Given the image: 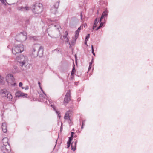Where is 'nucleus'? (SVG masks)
<instances>
[{
	"label": "nucleus",
	"instance_id": "nucleus-7",
	"mask_svg": "<svg viewBox=\"0 0 153 153\" xmlns=\"http://www.w3.org/2000/svg\"><path fill=\"white\" fill-rule=\"evenodd\" d=\"M36 47L38 49L39 52L38 55L40 56H42L43 54V49L42 47L39 45H38L36 46Z\"/></svg>",
	"mask_w": 153,
	"mask_h": 153
},
{
	"label": "nucleus",
	"instance_id": "nucleus-24",
	"mask_svg": "<svg viewBox=\"0 0 153 153\" xmlns=\"http://www.w3.org/2000/svg\"><path fill=\"white\" fill-rule=\"evenodd\" d=\"M71 149L74 151L76 149V146L75 145L73 147L72 144H71Z\"/></svg>",
	"mask_w": 153,
	"mask_h": 153
},
{
	"label": "nucleus",
	"instance_id": "nucleus-35",
	"mask_svg": "<svg viewBox=\"0 0 153 153\" xmlns=\"http://www.w3.org/2000/svg\"><path fill=\"white\" fill-rule=\"evenodd\" d=\"M75 145H76V142H75Z\"/></svg>",
	"mask_w": 153,
	"mask_h": 153
},
{
	"label": "nucleus",
	"instance_id": "nucleus-5",
	"mask_svg": "<svg viewBox=\"0 0 153 153\" xmlns=\"http://www.w3.org/2000/svg\"><path fill=\"white\" fill-rule=\"evenodd\" d=\"M16 97H26L27 95V94L24 93L19 91H17L15 94Z\"/></svg>",
	"mask_w": 153,
	"mask_h": 153
},
{
	"label": "nucleus",
	"instance_id": "nucleus-28",
	"mask_svg": "<svg viewBox=\"0 0 153 153\" xmlns=\"http://www.w3.org/2000/svg\"><path fill=\"white\" fill-rule=\"evenodd\" d=\"M81 30L80 27L78 29V30H78V31H79V32L80 30Z\"/></svg>",
	"mask_w": 153,
	"mask_h": 153
},
{
	"label": "nucleus",
	"instance_id": "nucleus-12",
	"mask_svg": "<svg viewBox=\"0 0 153 153\" xmlns=\"http://www.w3.org/2000/svg\"><path fill=\"white\" fill-rule=\"evenodd\" d=\"M2 128L4 133H5L7 131V126L6 123H3L2 125Z\"/></svg>",
	"mask_w": 153,
	"mask_h": 153
},
{
	"label": "nucleus",
	"instance_id": "nucleus-23",
	"mask_svg": "<svg viewBox=\"0 0 153 153\" xmlns=\"http://www.w3.org/2000/svg\"><path fill=\"white\" fill-rule=\"evenodd\" d=\"M1 1L4 5L6 4V0H1Z\"/></svg>",
	"mask_w": 153,
	"mask_h": 153
},
{
	"label": "nucleus",
	"instance_id": "nucleus-19",
	"mask_svg": "<svg viewBox=\"0 0 153 153\" xmlns=\"http://www.w3.org/2000/svg\"><path fill=\"white\" fill-rule=\"evenodd\" d=\"M89 37H90V35L89 34H88L85 38V41L87 42L88 39L89 38Z\"/></svg>",
	"mask_w": 153,
	"mask_h": 153
},
{
	"label": "nucleus",
	"instance_id": "nucleus-14",
	"mask_svg": "<svg viewBox=\"0 0 153 153\" xmlns=\"http://www.w3.org/2000/svg\"><path fill=\"white\" fill-rule=\"evenodd\" d=\"M99 23V20L97 18H96L94 21V23L93 26V29H94L96 28L98 25Z\"/></svg>",
	"mask_w": 153,
	"mask_h": 153
},
{
	"label": "nucleus",
	"instance_id": "nucleus-17",
	"mask_svg": "<svg viewBox=\"0 0 153 153\" xmlns=\"http://www.w3.org/2000/svg\"><path fill=\"white\" fill-rule=\"evenodd\" d=\"M105 15L104 13H103V14H102L101 18L100 19V22L102 21L103 20V19H104V20H105Z\"/></svg>",
	"mask_w": 153,
	"mask_h": 153
},
{
	"label": "nucleus",
	"instance_id": "nucleus-34",
	"mask_svg": "<svg viewBox=\"0 0 153 153\" xmlns=\"http://www.w3.org/2000/svg\"><path fill=\"white\" fill-rule=\"evenodd\" d=\"M107 13V11L106 10V14H105L106 16V15H107V14H106Z\"/></svg>",
	"mask_w": 153,
	"mask_h": 153
},
{
	"label": "nucleus",
	"instance_id": "nucleus-33",
	"mask_svg": "<svg viewBox=\"0 0 153 153\" xmlns=\"http://www.w3.org/2000/svg\"><path fill=\"white\" fill-rule=\"evenodd\" d=\"M93 52H94V49L93 50H92V53H93Z\"/></svg>",
	"mask_w": 153,
	"mask_h": 153
},
{
	"label": "nucleus",
	"instance_id": "nucleus-3",
	"mask_svg": "<svg viewBox=\"0 0 153 153\" xmlns=\"http://www.w3.org/2000/svg\"><path fill=\"white\" fill-rule=\"evenodd\" d=\"M7 82L9 85L12 86H15L16 85L15 80L13 76L10 74H8L6 76Z\"/></svg>",
	"mask_w": 153,
	"mask_h": 153
},
{
	"label": "nucleus",
	"instance_id": "nucleus-29",
	"mask_svg": "<svg viewBox=\"0 0 153 153\" xmlns=\"http://www.w3.org/2000/svg\"><path fill=\"white\" fill-rule=\"evenodd\" d=\"M87 41H85V44L87 46H88V45L87 44Z\"/></svg>",
	"mask_w": 153,
	"mask_h": 153
},
{
	"label": "nucleus",
	"instance_id": "nucleus-10",
	"mask_svg": "<svg viewBox=\"0 0 153 153\" xmlns=\"http://www.w3.org/2000/svg\"><path fill=\"white\" fill-rule=\"evenodd\" d=\"M9 101H11L12 100L13 98V96L10 93L8 92L6 95V96L5 97Z\"/></svg>",
	"mask_w": 153,
	"mask_h": 153
},
{
	"label": "nucleus",
	"instance_id": "nucleus-6",
	"mask_svg": "<svg viewBox=\"0 0 153 153\" xmlns=\"http://www.w3.org/2000/svg\"><path fill=\"white\" fill-rule=\"evenodd\" d=\"M70 100V93L69 92H67L66 93L64 99V103H68Z\"/></svg>",
	"mask_w": 153,
	"mask_h": 153
},
{
	"label": "nucleus",
	"instance_id": "nucleus-1",
	"mask_svg": "<svg viewBox=\"0 0 153 153\" xmlns=\"http://www.w3.org/2000/svg\"><path fill=\"white\" fill-rule=\"evenodd\" d=\"M27 39V34L26 33H21L17 35L15 37V40L18 42H23Z\"/></svg>",
	"mask_w": 153,
	"mask_h": 153
},
{
	"label": "nucleus",
	"instance_id": "nucleus-9",
	"mask_svg": "<svg viewBox=\"0 0 153 153\" xmlns=\"http://www.w3.org/2000/svg\"><path fill=\"white\" fill-rule=\"evenodd\" d=\"M8 92L4 90H0V95L3 97L6 96V95Z\"/></svg>",
	"mask_w": 153,
	"mask_h": 153
},
{
	"label": "nucleus",
	"instance_id": "nucleus-8",
	"mask_svg": "<svg viewBox=\"0 0 153 153\" xmlns=\"http://www.w3.org/2000/svg\"><path fill=\"white\" fill-rule=\"evenodd\" d=\"M73 132H72L71 133V137H69L68 140L67 141V147L69 148L70 146V144L71 142L72 141L73 139Z\"/></svg>",
	"mask_w": 153,
	"mask_h": 153
},
{
	"label": "nucleus",
	"instance_id": "nucleus-16",
	"mask_svg": "<svg viewBox=\"0 0 153 153\" xmlns=\"http://www.w3.org/2000/svg\"><path fill=\"white\" fill-rule=\"evenodd\" d=\"M4 82V78L0 75V84H3Z\"/></svg>",
	"mask_w": 153,
	"mask_h": 153
},
{
	"label": "nucleus",
	"instance_id": "nucleus-31",
	"mask_svg": "<svg viewBox=\"0 0 153 153\" xmlns=\"http://www.w3.org/2000/svg\"><path fill=\"white\" fill-rule=\"evenodd\" d=\"M92 53H93V55L94 56H95V53H94V52Z\"/></svg>",
	"mask_w": 153,
	"mask_h": 153
},
{
	"label": "nucleus",
	"instance_id": "nucleus-11",
	"mask_svg": "<svg viewBox=\"0 0 153 153\" xmlns=\"http://www.w3.org/2000/svg\"><path fill=\"white\" fill-rule=\"evenodd\" d=\"M20 59H22V60H23L25 59V57L23 56H21L19 57H18L17 58V60L18 62L21 63L22 65H24L25 64V62H22V61H21L20 60Z\"/></svg>",
	"mask_w": 153,
	"mask_h": 153
},
{
	"label": "nucleus",
	"instance_id": "nucleus-2",
	"mask_svg": "<svg viewBox=\"0 0 153 153\" xmlns=\"http://www.w3.org/2000/svg\"><path fill=\"white\" fill-rule=\"evenodd\" d=\"M24 50L23 45L22 44L16 45L13 49L12 52L13 54L16 55L20 53Z\"/></svg>",
	"mask_w": 153,
	"mask_h": 153
},
{
	"label": "nucleus",
	"instance_id": "nucleus-25",
	"mask_svg": "<svg viewBox=\"0 0 153 153\" xmlns=\"http://www.w3.org/2000/svg\"><path fill=\"white\" fill-rule=\"evenodd\" d=\"M75 69L74 68V67L73 68L72 70V71L71 72V74H73L75 72Z\"/></svg>",
	"mask_w": 153,
	"mask_h": 153
},
{
	"label": "nucleus",
	"instance_id": "nucleus-15",
	"mask_svg": "<svg viewBox=\"0 0 153 153\" xmlns=\"http://www.w3.org/2000/svg\"><path fill=\"white\" fill-rule=\"evenodd\" d=\"M23 85V84L22 82H20L19 84V87H21V88L22 89H25V90H27L29 89V88L28 86H26L25 87H22Z\"/></svg>",
	"mask_w": 153,
	"mask_h": 153
},
{
	"label": "nucleus",
	"instance_id": "nucleus-4",
	"mask_svg": "<svg viewBox=\"0 0 153 153\" xmlns=\"http://www.w3.org/2000/svg\"><path fill=\"white\" fill-rule=\"evenodd\" d=\"M36 11L35 12L36 13H40L42 11L43 6L41 4H39L36 5L35 7Z\"/></svg>",
	"mask_w": 153,
	"mask_h": 153
},
{
	"label": "nucleus",
	"instance_id": "nucleus-30",
	"mask_svg": "<svg viewBox=\"0 0 153 153\" xmlns=\"http://www.w3.org/2000/svg\"><path fill=\"white\" fill-rule=\"evenodd\" d=\"M91 50H93L94 49V48H93V45H91Z\"/></svg>",
	"mask_w": 153,
	"mask_h": 153
},
{
	"label": "nucleus",
	"instance_id": "nucleus-21",
	"mask_svg": "<svg viewBox=\"0 0 153 153\" xmlns=\"http://www.w3.org/2000/svg\"><path fill=\"white\" fill-rule=\"evenodd\" d=\"M103 25V23H101L99 25V26L97 28L96 30H97L99 28H100L101 27H102Z\"/></svg>",
	"mask_w": 153,
	"mask_h": 153
},
{
	"label": "nucleus",
	"instance_id": "nucleus-32",
	"mask_svg": "<svg viewBox=\"0 0 153 153\" xmlns=\"http://www.w3.org/2000/svg\"><path fill=\"white\" fill-rule=\"evenodd\" d=\"M92 53H93V55L94 56H95V53H94V52Z\"/></svg>",
	"mask_w": 153,
	"mask_h": 153
},
{
	"label": "nucleus",
	"instance_id": "nucleus-13",
	"mask_svg": "<svg viewBox=\"0 0 153 153\" xmlns=\"http://www.w3.org/2000/svg\"><path fill=\"white\" fill-rule=\"evenodd\" d=\"M2 142L3 145L5 146H7L8 145V139L7 138H5L2 140Z\"/></svg>",
	"mask_w": 153,
	"mask_h": 153
},
{
	"label": "nucleus",
	"instance_id": "nucleus-26",
	"mask_svg": "<svg viewBox=\"0 0 153 153\" xmlns=\"http://www.w3.org/2000/svg\"><path fill=\"white\" fill-rule=\"evenodd\" d=\"M92 63H90V64L89 66V69H90L91 67Z\"/></svg>",
	"mask_w": 153,
	"mask_h": 153
},
{
	"label": "nucleus",
	"instance_id": "nucleus-18",
	"mask_svg": "<svg viewBox=\"0 0 153 153\" xmlns=\"http://www.w3.org/2000/svg\"><path fill=\"white\" fill-rule=\"evenodd\" d=\"M64 118L65 119L68 120L69 119V116L68 114L67 113L66 114Z\"/></svg>",
	"mask_w": 153,
	"mask_h": 153
},
{
	"label": "nucleus",
	"instance_id": "nucleus-22",
	"mask_svg": "<svg viewBox=\"0 0 153 153\" xmlns=\"http://www.w3.org/2000/svg\"><path fill=\"white\" fill-rule=\"evenodd\" d=\"M28 8L27 7H22V10L24 11L27 10H28Z\"/></svg>",
	"mask_w": 153,
	"mask_h": 153
},
{
	"label": "nucleus",
	"instance_id": "nucleus-27",
	"mask_svg": "<svg viewBox=\"0 0 153 153\" xmlns=\"http://www.w3.org/2000/svg\"><path fill=\"white\" fill-rule=\"evenodd\" d=\"M38 84H39V86H40V89H41V91H42V88L41 87V86H40V83L39 82Z\"/></svg>",
	"mask_w": 153,
	"mask_h": 153
},
{
	"label": "nucleus",
	"instance_id": "nucleus-20",
	"mask_svg": "<svg viewBox=\"0 0 153 153\" xmlns=\"http://www.w3.org/2000/svg\"><path fill=\"white\" fill-rule=\"evenodd\" d=\"M79 33V31H78V30H77L76 32V33H75V37H76V39H77V38L78 37V36Z\"/></svg>",
	"mask_w": 153,
	"mask_h": 153
}]
</instances>
